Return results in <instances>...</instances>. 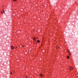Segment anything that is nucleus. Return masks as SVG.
I'll return each mask as SVG.
<instances>
[{
  "label": "nucleus",
  "mask_w": 78,
  "mask_h": 78,
  "mask_svg": "<svg viewBox=\"0 0 78 78\" xmlns=\"http://www.w3.org/2000/svg\"><path fill=\"white\" fill-rule=\"evenodd\" d=\"M40 75L41 76H42V74H41Z\"/></svg>",
  "instance_id": "nucleus-9"
},
{
  "label": "nucleus",
  "mask_w": 78,
  "mask_h": 78,
  "mask_svg": "<svg viewBox=\"0 0 78 78\" xmlns=\"http://www.w3.org/2000/svg\"><path fill=\"white\" fill-rule=\"evenodd\" d=\"M33 39L34 41H36V39L35 38H34Z\"/></svg>",
  "instance_id": "nucleus-5"
},
{
  "label": "nucleus",
  "mask_w": 78,
  "mask_h": 78,
  "mask_svg": "<svg viewBox=\"0 0 78 78\" xmlns=\"http://www.w3.org/2000/svg\"><path fill=\"white\" fill-rule=\"evenodd\" d=\"M69 55H71V53H69Z\"/></svg>",
  "instance_id": "nucleus-14"
},
{
  "label": "nucleus",
  "mask_w": 78,
  "mask_h": 78,
  "mask_svg": "<svg viewBox=\"0 0 78 78\" xmlns=\"http://www.w3.org/2000/svg\"><path fill=\"white\" fill-rule=\"evenodd\" d=\"M22 47H24V45H23L22 46Z\"/></svg>",
  "instance_id": "nucleus-13"
},
{
  "label": "nucleus",
  "mask_w": 78,
  "mask_h": 78,
  "mask_svg": "<svg viewBox=\"0 0 78 78\" xmlns=\"http://www.w3.org/2000/svg\"><path fill=\"white\" fill-rule=\"evenodd\" d=\"M1 13H2V14H3V12L2 11H1Z\"/></svg>",
  "instance_id": "nucleus-12"
},
{
  "label": "nucleus",
  "mask_w": 78,
  "mask_h": 78,
  "mask_svg": "<svg viewBox=\"0 0 78 78\" xmlns=\"http://www.w3.org/2000/svg\"><path fill=\"white\" fill-rule=\"evenodd\" d=\"M25 78H27V77H26Z\"/></svg>",
  "instance_id": "nucleus-15"
},
{
  "label": "nucleus",
  "mask_w": 78,
  "mask_h": 78,
  "mask_svg": "<svg viewBox=\"0 0 78 78\" xmlns=\"http://www.w3.org/2000/svg\"><path fill=\"white\" fill-rule=\"evenodd\" d=\"M33 31H34V30H33V31H31V33H33Z\"/></svg>",
  "instance_id": "nucleus-7"
},
{
  "label": "nucleus",
  "mask_w": 78,
  "mask_h": 78,
  "mask_svg": "<svg viewBox=\"0 0 78 78\" xmlns=\"http://www.w3.org/2000/svg\"><path fill=\"white\" fill-rule=\"evenodd\" d=\"M13 1H14V2H16V1H17V0H12Z\"/></svg>",
  "instance_id": "nucleus-8"
},
{
  "label": "nucleus",
  "mask_w": 78,
  "mask_h": 78,
  "mask_svg": "<svg viewBox=\"0 0 78 78\" xmlns=\"http://www.w3.org/2000/svg\"><path fill=\"white\" fill-rule=\"evenodd\" d=\"M17 48V47H16V48Z\"/></svg>",
  "instance_id": "nucleus-16"
},
{
  "label": "nucleus",
  "mask_w": 78,
  "mask_h": 78,
  "mask_svg": "<svg viewBox=\"0 0 78 78\" xmlns=\"http://www.w3.org/2000/svg\"><path fill=\"white\" fill-rule=\"evenodd\" d=\"M69 68L70 69V70H73V68H72L71 66H70Z\"/></svg>",
  "instance_id": "nucleus-2"
},
{
  "label": "nucleus",
  "mask_w": 78,
  "mask_h": 78,
  "mask_svg": "<svg viewBox=\"0 0 78 78\" xmlns=\"http://www.w3.org/2000/svg\"><path fill=\"white\" fill-rule=\"evenodd\" d=\"M11 49H12V50L14 49L15 47L13 46H11Z\"/></svg>",
  "instance_id": "nucleus-1"
},
{
  "label": "nucleus",
  "mask_w": 78,
  "mask_h": 78,
  "mask_svg": "<svg viewBox=\"0 0 78 78\" xmlns=\"http://www.w3.org/2000/svg\"><path fill=\"white\" fill-rule=\"evenodd\" d=\"M10 74H12V72H11Z\"/></svg>",
  "instance_id": "nucleus-11"
},
{
  "label": "nucleus",
  "mask_w": 78,
  "mask_h": 78,
  "mask_svg": "<svg viewBox=\"0 0 78 78\" xmlns=\"http://www.w3.org/2000/svg\"><path fill=\"white\" fill-rule=\"evenodd\" d=\"M3 13H5V10H3Z\"/></svg>",
  "instance_id": "nucleus-6"
},
{
  "label": "nucleus",
  "mask_w": 78,
  "mask_h": 78,
  "mask_svg": "<svg viewBox=\"0 0 78 78\" xmlns=\"http://www.w3.org/2000/svg\"><path fill=\"white\" fill-rule=\"evenodd\" d=\"M37 42H38V43H39V42H40V41L39 40H38L37 41Z\"/></svg>",
  "instance_id": "nucleus-3"
},
{
  "label": "nucleus",
  "mask_w": 78,
  "mask_h": 78,
  "mask_svg": "<svg viewBox=\"0 0 78 78\" xmlns=\"http://www.w3.org/2000/svg\"><path fill=\"white\" fill-rule=\"evenodd\" d=\"M56 48H58V47L57 46Z\"/></svg>",
  "instance_id": "nucleus-10"
},
{
  "label": "nucleus",
  "mask_w": 78,
  "mask_h": 78,
  "mask_svg": "<svg viewBox=\"0 0 78 78\" xmlns=\"http://www.w3.org/2000/svg\"><path fill=\"white\" fill-rule=\"evenodd\" d=\"M13 73H14V71H13Z\"/></svg>",
  "instance_id": "nucleus-17"
},
{
  "label": "nucleus",
  "mask_w": 78,
  "mask_h": 78,
  "mask_svg": "<svg viewBox=\"0 0 78 78\" xmlns=\"http://www.w3.org/2000/svg\"><path fill=\"white\" fill-rule=\"evenodd\" d=\"M67 59H69V56H67Z\"/></svg>",
  "instance_id": "nucleus-4"
}]
</instances>
